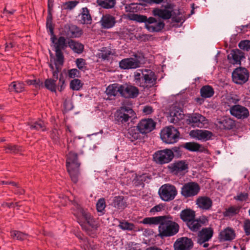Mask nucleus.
<instances>
[{
	"instance_id": "nucleus-28",
	"label": "nucleus",
	"mask_w": 250,
	"mask_h": 250,
	"mask_svg": "<svg viewBox=\"0 0 250 250\" xmlns=\"http://www.w3.org/2000/svg\"><path fill=\"white\" fill-rule=\"evenodd\" d=\"M196 204L202 209L208 210L212 206V201L208 197L202 196L196 200Z\"/></svg>"
},
{
	"instance_id": "nucleus-8",
	"label": "nucleus",
	"mask_w": 250,
	"mask_h": 250,
	"mask_svg": "<svg viewBox=\"0 0 250 250\" xmlns=\"http://www.w3.org/2000/svg\"><path fill=\"white\" fill-rule=\"evenodd\" d=\"M134 115V112L132 109L127 107H122L115 114V121L118 125H122L127 123Z\"/></svg>"
},
{
	"instance_id": "nucleus-22",
	"label": "nucleus",
	"mask_w": 250,
	"mask_h": 250,
	"mask_svg": "<svg viewBox=\"0 0 250 250\" xmlns=\"http://www.w3.org/2000/svg\"><path fill=\"white\" fill-rule=\"evenodd\" d=\"M192 246L191 240L187 237L179 238L174 244L175 250H190Z\"/></svg>"
},
{
	"instance_id": "nucleus-9",
	"label": "nucleus",
	"mask_w": 250,
	"mask_h": 250,
	"mask_svg": "<svg viewBox=\"0 0 250 250\" xmlns=\"http://www.w3.org/2000/svg\"><path fill=\"white\" fill-rule=\"evenodd\" d=\"M174 157L173 152L169 149L156 151L153 154V160L157 164H165L169 163Z\"/></svg>"
},
{
	"instance_id": "nucleus-34",
	"label": "nucleus",
	"mask_w": 250,
	"mask_h": 250,
	"mask_svg": "<svg viewBox=\"0 0 250 250\" xmlns=\"http://www.w3.org/2000/svg\"><path fill=\"white\" fill-rule=\"evenodd\" d=\"M162 219V216L145 218L140 222L141 223L149 225H159Z\"/></svg>"
},
{
	"instance_id": "nucleus-52",
	"label": "nucleus",
	"mask_w": 250,
	"mask_h": 250,
	"mask_svg": "<svg viewBox=\"0 0 250 250\" xmlns=\"http://www.w3.org/2000/svg\"><path fill=\"white\" fill-rule=\"evenodd\" d=\"M127 136L131 142H133L138 139L139 134L135 132L134 128H131L129 130Z\"/></svg>"
},
{
	"instance_id": "nucleus-3",
	"label": "nucleus",
	"mask_w": 250,
	"mask_h": 250,
	"mask_svg": "<svg viewBox=\"0 0 250 250\" xmlns=\"http://www.w3.org/2000/svg\"><path fill=\"white\" fill-rule=\"evenodd\" d=\"M152 13L154 16L164 20H168L171 18L172 20L176 22H180L183 20L179 11L173 10V6L171 4H167L164 6V9L154 8Z\"/></svg>"
},
{
	"instance_id": "nucleus-27",
	"label": "nucleus",
	"mask_w": 250,
	"mask_h": 250,
	"mask_svg": "<svg viewBox=\"0 0 250 250\" xmlns=\"http://www.w3.org/2000/svg\"><path fill=\"white\" fill-rule=\"evenodd\" d=\"M100 23L103 28L109 29L114 26L116 23L115 18L113 16L106 14L102 17Z\"/></svg>"
},
{
	"instance_id": "nucleus-51",
	"label": "nucleus",
	"mask_w": 250,
	"mask_h": 250,
	"mask_svg": "<svg viewBox=\"0 0 250 250\" xmlns=\"http://www.w3.org/2000/svg\"><path fill=\"white\" fill-rule=\"evenodd\" d=\"M113 54L111 50L107 49L106 48H103L101 50V52L99 53L98 55L99 58H101L104 60H108L109 56Z\"/></svg>"
},
{
	"instance_id": "nucleus-33",
	"label": "nucleus",
	"mask_w": 250,
	"mask_h": 250,
	"mask_svg": "<svg viewBox=\"0 0 250 250\" xmlns=\"http://www.w3.org/2000/svg\"><path fill=\"white\" fill-rule=\"evenodd\" d=\"M195 217V212L190 209L182 210L180 213V217L182 220L187 223L193 220Z\"/></svg>"
},
{
	"instance_id": "nucleus-2",
	"label": "nucleus",
	"mask_w": 250,
	"mask_h": 250,
	"mask_svg": "<svg viewBox=\"0 0 250 250\" xmlns=\"http://www.w3.org/2000/svg\"><path fill=\"white\" fill-rule=\"evenodd\" d=\"M160 222L158 227V235L161 237L171 236L178 232L179 225L171 216H162Z\"/></svg>"
},
{
	"instance_id": "nucleus-25",
	"label": "nucleus",
	"mask_w": 250,
	"mask_h": 250,
	"mask_svg": "<svg viewBox=\"0 0 250 250\" xmlns=\"http://www.w3.org/2000/svg\"><path fill=\"white\" fill-rule=\"evenodd\" d=\"M155 126V123L151 119L141 120L138 125V128L142 133H146L151 131Z\"/></svg>"
},
{
	"instance_id": "nucleus-39",
	"label": "nucleus",
	"mask_w": 250,
	"mask_h": 250,
	"mask_svg": "<svg viewBox=\"0 0 250 250\" xmlns=\"http://www.w3.org/2000/svg\"><path fill=\"white\" fill-rule=\"evenodd\" d=\"M98 4L104 8L110 9L116 3L115 0H97Z\"/></svg>"
},
{
	"instance_id": "nucleus-13",
	"label": "nucleus",
	"mask_w": 250,
	"mask_h": 250,
	"mask_svg": "<svg viewBox=\"0 0 250 250\" xmlns=\"http://www.w3.org/2000/svg\"><path fill=\"white\" fill-rule=\"evenodd\" d=\"M65 80L61 75L59 78L58 83L56 84V80L52 79H47L44 82V86L51 92H56L57 88L60 91H62L65 87Z\"/></svg>"
},
{
	"instance_id": "nucleus-57",
	"label": "nucleus",
	"mask_w": 250,
	"mask_h": 250,
	"mask_svg": "<svg viewBox=\"0 0 250 250\" xmlns=\"http://www.w3.org/2000/svg\"><path fill=\"white\" fill-rule=\"evenodd\" d=\"M51 136L55 143H58L59 142L60 139V132L57 129H54L52 130Z\"/></svg>"
},
{
	"instance_id": "nucleus-60",
	"label": "nucleus",
	"mask_w": 250,
	"mask_h": 250,
	"mask_svg": "<svg viewBox=\"0 0 250 250\" xmlns=\"http://www.w3.org/2000/svg\"><path fill=\"white\" fill-rule=\"evenodd\" d=\"M79 76V71L77 69H72L68 72V76L71 78L78 77Z\"/></svg>"
},
{
	"instance_id": "nucleus-43",
	"label": "nucleus",
	"mask_w": 250,
	"mask_h": 250,
	"mask_svg": "<svg viewBox=\"0 0 250 250\" xmlns=\"http://www.w3.org/2000/svg\"><path fill=\"white\" fill-rule=\"evenodd\" d=\"M31 129L44 131L45 125L43 121L40 120L31 124H29Z\"/></svg>"
},
{
	"instance_id": "nucleus-64",
	"label": "nucleus",
	"mask_w": 250,
	"mask_h": 250,
	"mask_svg": "<svg viewBox=\"0 0 250 250\" xmlns=\"http://www.w3.org/2000/svg\"><path fill=\"white\" fill-rule=\"evenodd\" d=\"M163 206L161 205L155 206L150 209V212L151 213H154L156 212L160 211L163 208Z\"/></svg>"
},
{
	"instance_id": "nucleus-4",
	"label": "nucleus",
	"mask_w": 250,
	"mask_h": 250,
	"mask_svg": "<svg viewBox=\"0 0 250 250\" xmlns=\"http://www.w3.org/2000/svg\"><path fill=\"white\" fill-rule=\"evenodd\" d=\"M80 163L78 160L77 154L72 151L67 155L66 159V167L72 181L77 183L79 175Z\"/></svg>"
},
{
	"instance_id": "nucleus-30",
	"label": "nucleus",
	"mask_w": 250,
	"mask_h": 250,
	"mask_svg": "<svg viewBox=\"0 0 250 250\" xmlns=\"http://www.w3.org/2000/svg\"><path fill=\"white\" fill-rule=\"evenodd\" d=\"M80 22L83 24H89L92 21L89 11L87 7L82 9L81 13L79 15Z\"/></svg>"
},
{
	"instance_id": "nucleus-31",
	"label": "nucleus",
	"mask_w": 250,
	"mask_h": 250,
	"mask_svg": "<svg viewBox=\"0 0 250 250\" xmlns=\"http://www.w3.org/2000/svg\"><path fill=\"white\" fill-rule=\"evenodd\" d=\"M121 84L113 83L109 85L106 89V93L109 96H116L121 95Z\"/></svg>"
},
{
	"instance_id": "nucleus-17",
	"label": "nucleus",
	"mask_w": 250,
	"mask_h": 250,
	"mask_svg": "<svg viewBox=\"0 0 250 250\" xmlns=\"http://www.w3.org/2000/svg\"><path fill=\"white\" fill-rule=\"evenodd\" d=\"M139 94L138 89L132 85H121V96L125 98H134Z\"/></svg>"
},
{
	"instance_id": "nucleus-18",
	"label": "nucleus",
	"mask_w": 250,
	"mask_h": 250,
	"mask_svg": "<svg viewBox=\"0 0 250 250\" xmlns=\"http://www.w3.org/2000/svg\"><path fill=\"white\" fill-rule=\"evenodd\" d=\"M184 114L181 108L176 106H171L169 110L168 120L171 123L178 124L184 119Z\"/></svg>"
},
{
	"instance_id": "nucleus-54",
	"label": "nucleus",
	"mask_w": 250,
	"mask_h": 250,
	"mask_svg": "<svg viewBox=\"0 0 250 250\" xmlns=\"http://www.w3.org/2000/svg\"><path fill=\"white\" fill-rule=\"evenodd\" d=\"M96 207L99 212H102L104 209L105 208V202L104 198H101L98 201Z\"/></svg>"
},
{
	"instance_id": "nucleus-19",
	"label": "nucleus",
	"mask_w": 250,
	"mask_h": 250,
	"mask_svg": "<svg viewBox=\"0 0 250 250\" xmlns=\"http://www.w3.org/2000/svg\"><path fill=\"white\" fill-rule=\"evenodd\" d=\"M168 168L174 174L180 175L187 171L188 165L183 161H179L170 164Z\"/></svg>"
},
{
	"instance_id": "nucleus-44",
	"label": "nucleus",
	"mask_w": 250,
	"mask_h": 250,
	"mask_svg": "<svg viewBox=\"0 0 250 250\" xmlns=\"http://www.w3.org/2000/svg\"><path fill=\"white\" fill-rule=\"evenodd\" d=\"M5 150L6 153L17 154L21 151V148L16 145L9 144L5 146Z\"/></svg>"
},
{
	"instance_id": "nucleus-7",
	"label": "nucleus",
	"mask_w": 250,
	"mask_h": 250,
	"mask_svg": "<svg viewBox=\"0 0 250 250\" xmlns=\"http://www.w3.org/2000/svg\"><path fill=\"white\" fill-rule=\"evenodd\" d=\"M160 136L164 142L169 144H174L178 141L179 133L175 127L168 126L161 130Z\"/></svg>"
},
{
	"instance_id": "nucleus-6",
	"label": "nucleus",
	"mask_w": 250,
	"mask_h": 250,
	"mask_svg": "<svg viewBox=\"0 0 250 250\" xmlns=\"http://www.w3.org/2000/svg\"><path fill=\"white\" fill-rule=\"evenodd\" d=\"M46 28L51 35V41L54 44L55 50H60L65 49L67 46L66 40L63 37H60L58 39L54 34L53 27L52 24V18L48 16L46 21Z\"/></svg>"
},
{
	"instance_id": "nucleus-32",
	"label": "nucleus",
	"mask_w": 250,
	"mask_h": 250,
	"mask_svg": "<svg viewBox=\"0 0 250 250\" xmlns=\"http://www.w3.org/2000/svg\"><path fill=\"white\" fill-rule=\"evenodd\" d=\"M184 147L187 150L190 151H200L204 150V147L195 142H188L185 144Z\"/></svg>"
},
{
	"instance_id": "nucleus-20",
	"label": "nucleus",
	"mask_w": 250,
	"mask_h": 250,
	"mask_svg": "<svg viewBox=\"0 0 250 250\" xmlns=\"http://www.w3.org/2000/svg\"><path fill=\"white\" fill-rule=\"evenodd\" d=\"M189 136L196 140L206 141L211 138L212 133L206 130L195 129L190 131Z\"/></svg>"
},
{
	"instance_id": "nucleus-36",
	"label": "nucleus",
	"mask_w": 250,
	"mask_h": 250,
	"mask_svg": "<svg viewBox=\"0 0 250 250\" xmlns=\"http://www.w3.org/2000/svg\"><path fill=\"white\" fill-rule=\"evenodd\" d=\"M68 46L75 52L78 54L81 53L83 50V45L82 43L73 40L68 42Z\"/></svg>"
},
{
	"instance_id": "nucleus-48",
	"label": "nucleus",
	"mask_w": 250,
	"mask_h": 250,
	"mask_svg": "<svg viewBox=\"0 0 250 250\" xmlns=\"http://www.w3.org/2000/svg\"><path fill=\"white\" fill-rule=\"evenodd\" d=\"M240 208L239 207H231L228 208L225 212V215L226 216H232L239 212Z\"/></svg>"
},
{
	"instance_id": "nucleus-55",
	"label": "nucleus",
	"mask_w": 250,
	"mask_h": 250,
	"mask_svg": "<svg viewBox=\"0 0 250 250\" xmlns=\"http://www.w3.org/2000/svg\"><path fill=\"white\" fill-rule=\"evenodd\" d=\"M126 250H141V246L140 244L130 242L127 244Z\"/></svg>"
},
{
	"instance_id": "nucleus-37",
	"label": "nucleus",
	"mask_w": 250,
	"mask_h": 250,
	"mask_svg": "<svg viewBox=\"0 0 250 250\" xmlns=\"http://www.w3.org/2000/svg\"><path fill=\"white\" fill-rule=\"evenodd\" d=\"M24 84L19 82H14L9 86V90L15 92H21L24 90Z\"/></svg>"
},
{
	"instance_id": "nucleus-62",
	"label": "nucleus",
	"mask_w": 250,
	"mask_h": 250,
	"mask_svg": "<svg viewBox=\"0 0 250 250\" xmlns=\"http://www.w3.org/2000/svg\"><path fill=\"white\" fill-rule=\"evenodd\" d=\"M33 85L37 88H42L44 87V84L40 79H34Z\"/></svg>"
},
{
	"instance_id": "nucleus-50",
	"label": "nucleus",
	"mask_w": 250,
	"mask_h": 250,
	"mask_svg": "<svg viewBox=\"0 0 250 250\" xmlns=\"http://www.w3.org/2000/svg\"><path fill=\"white\" fill-rule=\"evenodd\" d=\"M83 84L79 79H74L70 83V88L73 90H79L82 87Z\"/></svg>"
},
{
	"instance_id": "nucleus-23",
	"label": "nucleus",
	"mask_w": 250,
	"mask_h": 250,
	"mask_svg": "<svg viewBox=\"0 0 250 250\" xmlns=\"http://www.w3.org/2000/svg\"><path fill=\"white\" fill-rule=\"evenodd\" d=\"M165 26L163 21H158L154 18L150 17L146 22V28L150 32H159Z\"/></svg>"
},
{
	"instance_id": "nucleus-40",
	"label": "nucleus",
	"mask_w": 250,
	"mask_h": 250,
	"mask_svg": "<svg viewBox=\"0 0 250 250\" xmlns=\"http://www.w3.org/2000/svg\"><path fill=\"white\" fill-rule=\"evenodd\" d=\"M202 222L198 220H191L187 223L188 227L192 231H196L200 229L202 226Z\"/></svg>"
},
{
	"instance_id": "nucleus-16",
	"label": "nucleus",
	"mask_w": 250,
	"mask_h": 250,
	"mask_svg": "<svg viewBox=\"0 0 250 250\" xmlns=\"http://www.w3.org/2000/svg\"><path fill=\"white\" fill-rule=\"evenodd\" d=\"M213 230L211 228H205L202 229L198 233L197 241L201 246L204 248H207L208 244L207 243L212 237Z\"/></svg>"
},
{
	"instance_id": "nucleus-46",
	"label": "nucleus",
	"mask_w": 250,
	"mask_h": 250,
	"mask_svg": "<svg viewBox=\"0 0 250 250\" xmlns=\"http://www.w3.org/2000/svg\"><path fill=\"white\" fill-rule=\"evenodd\" d=\"M11 237L13 239H16L19 240H22L25 239L27 235L21 231L13 230L11 232Z\"/></svg>"
},
{
	"instance_id": "nucleus-45",
	"label": "nucleus",
	"mask_w": 250,
	"mask_h": 250,
	"mask_svg": "<svg viewBox=\"0 0 250 250\" xmlns=\"http://www.w3.org/2000/svg\"><path fill=\"white\" fill-rule=\"evenodd\" d=\"M129 18L130 20L135 21L139 22H145V25L146 22L148 21L146 16L144 15H140L137 14H132L129 15Z\"/></svg>"
},
{
	"instance_id": "nucleus-47",
	"label": "nucleus",
	"mask_w": 250,
	"mask_h": 250,
	"mask_svg": "<svg viewBox=\"0 0 250 250\" xmlns=\"http://www.w3.org/2000/svg\"><path fill=\"white\" fill-rule=\"evenodd\" d=\"M119 226L121 229L124 230H135V227L133 224L126 221L120 222Z\"/></svg>"
},
{
	"instance_id": "nucleus-29",
	"label": "nucleus",
	"mask_w": 250,
	"mask_h": 250,
	"mask_svg": "<svg viewBox=\"0 0 250 250\" xmlns=\"http://www.w3.org/2000/svg\"><path fill=\"white\" fill-rule=\"evenodd\" d=\"M219 236L221 240L229 241L234 239L235 234L232 229L227 228L220 232Z\"/></svg>"
},
{
	"instance_id": "nucleus-12",
	"label": "nucleus",
	"mask_w": 250,
	"mask_h": 250,
	"mask_svg": "<svg viewBox=\"0 0 250 250\" xmlns=\"http://www.w3.org/2000/svg\"><path fill=\"white\" fill-rule=\"evenodd\" d=\"M66 131L69 133L70 137L67 138V149L68 150L79 146H83L84 139L80 136H74V133L68 126H67Z\"/></svg>"
},
{
	"instance_id": "nucleus-24",
	"label": "nucleus",
	"mask_w": 250,
	"mask_h": 250,
	"mask_svg": "<svg viewBox=\"0 0 250 250\" xmlns=\"http://www.w3.org/2000/svg\"><path fill=\"white\" fill-rule=\"evenodd\" d=\"M140 61L135 56L134 58H130L122 60L119 62V66L121 68L134 69L140 66Z\"/></svg>"
},
{
	"instance_id": "nucleus-14",
	"label": "nucleus",
	"mask_w": 250,
	"mask_h": 250,
	"mask_svg": "<svg viewBox=\"0 0 250 250\" xmlns=\"http://www.w3.org/2000/svg\"><path fill=\"white\" fill-rule=\"evenodd\" d=\"M249 74L245 68L239 67L235 69L232 74L233 81L237 84H243L246 83L249 79Z\"/></svg>"
},
{
	"instance_id": "nucleus-53",
	"label": "nucleus",
	"mask_w": 250,
	"mask_h": 250,
	"mask_svg": "<svg viewBox=\"0 0 250 250\" xmlns=\"http://www.w3.org/2000/svg\"><path fill=\"white\" fill-rule=\"evenodd\" d=\"M238 46L241 49L249 51L250 49V41L249 40L242 41L239 43Z\"/></svg>"
},
{
	"instance_id": "nucleus-58",
	"label": "nucleus",
	"mask_w": 250,
	"mask_h": 250,
	"mask_svg": "<svg viewBox=\"0 0 250 250\" xmlns=\"http://www.w3.org/2000/svg\"><path fill=\"white\" fill-rule=\"evenodd\" d=\"M244 229L247 235H250V220H246L245 221L244 226Z\"/></svg>"
},
{
	"instance_id": "nucleus-56",
	"label": "nucleus",
	"mask_w": 250,
	"mask_h": 250,
	"mask_svg": "<svg viewBox=\"0 0 250 250\" xmlns=\"http://www.w3.org/2000/svg\"><path fill=\"white\" fill-rule=\"evenodd\" d=\"M77 66L81 70H84L86 69V62L84 59L80 58L77 59L76 61Z\"/></svg>"
},
{
	"instance_id": "nucleus-26",
	"label": "nucleus",
	"mask_w": 250,
	"mask_h": 250,
	"mask_svg": "<svg viewBox=\"0 0 250 250\" xmlns=\"http://www.w3.org/2000/svg\"><path fill=\"white\" fill-rule=\"evenodd\" d=\"M244 57V54L239 49L231 50L228 56V59L229 62L233 64H240L241 61Z\"/></svg>"
},
{
	"instance_id": "nucleus-42",
	"label": "nucleus",
	"mask_w": 250,
	"mask_h": 250,
	"mask_svg": "<svg viewBox=\"0 0 250 250\" xmlns=\"http://www.w3.org/2000/svg\"><path fill=\"white\" fill-rule=\"evenodd\" d=\"M221 125V127L225 129H230L232 128L234 125V122L232 120L229 118H225L223 119L219 122Z\"/></svg>"
},
{
	"instance_id": "nucleus-59",
	"label": "nucleus",
	"mask_w": 250,
	"mask_h": 250,
	"mask_svg": "<svg viewBox=\"0 0 250 250\" xmlns=\"http://www.w3.org/2000/svg\"><path fill=\"white\" fill-rule=\"evenodd\" d=\"M79 3L78 1H69L65 3L66 8L68 9L74 8Z\"/></svg>"
},
{
	"instance_id": "nucleus-21",
	"label": "nucleus",
	"mask_w": 250,
	"mask_h": 250,
	"mask_svg": "<svg viewBox=\"0 0 250 250\" xmlns=\"http://www.w3.org/2000/svg\"><path fill=\"white\" fill-rule=\"evenodd\" d=\"M231 114L238 119H244L248 117V109L242 105L237 104L232 106L230 108Z\"/></svg>"
},
{
	"instance_id": "nucleus-61",
	"label": "nucleus",
	"mask_w": 250,
	"mask_h": 250,
	"mask_svg": "<svg viewBox=\"0 0 250 250\" xmlns=\"http://www.w3.org/2000/svg\"><path fill=\"white\" fill-rule=\"evenodd\" d=\"M248 197L247 193H241L235 196L234 198L238 201H244L247 200Z\"/></svg>"
},
{
	"instance_id": "nucleus-38",
	"label": "nucleus",
	"mask_w": 250,
	"mask_h": 250,
	"mask_svg": "<svg viewBox=\"0 0 250 250\" xmlns=\"http://www.w3.org/2000/svg\"><path fill=\"white\" fill-rule=\"evenodd\" d=\"M82 32L81 30L75 25H71L69 27L67 32V35L71 38H77L81 36Z\"/></svg>"
},
{
	"instance_id": "nucleus-41",
	"label": "nucleus",
	"mask_w": 250,
	"mask_h": 250,
	"mask_svg": "<svg viewBox=\"0 0 250 250\" xmlns=\"http://www.w3.org/2000/svg\"><path fill=\"white\" fill-rule=\"evenodd\" d=\"M113 205L114 207L119 209H122L125 208V205L123 201L122 196H116L114 197Z\"/></svg>"
},
{
	"instance_id": "nucleus-63",
	"label": "nucleus",
	"mask_w": 250,
	"mask_h": 250,
	"mask_svg": "<svg viewBox=\"0 0 250 250\" xmlns=\"http://www.w3.org/2000/svg\"><path fill=\"white\" fill-rule=\"evenodd\" d=\"M52 70L53 71V79H55L56 81L58 79V73L59 72V66H56V70H54V66L52 64H49Z\"/></svg>"
},
{
	"instance_id": "nucleus-10",
	"label": "nucleus",
	"mask_w": 250,
	"mask_h": 250,
	"mask_svg": "<svg viewBox=\"0 0 250 250\" xmlns=\"http://www.w3.org/2000/svg\"><path fill=\"white\" fill-rule=\"evenodd\" d=\"M177 193L174 186L165 184L162 186L159 189V194L161 199L165 201L173 200Z\"/></svg>"
},
{
	"instance_id": "nucleus-15",
	"label": "nucleus",
	"mask_w": 250,
	"mask_h": 250,
	"mask_svg": "<svg viewBox=\"0 0 250 250\" xmlns=\"http://www.w3.org/2000/svg\"><path fill=\"white\" fill-rule=\"evenodd\" d=\"M199 185L194 182H189L185 184L181 190V194L187 198L196 195L200 191Z\"/></svg>"
},
{
	"instance_id": "nucleus-49",
	"label": "nucleus",
	"mask_w": 250,
	"mask_h": 250,
	"mask_svg": "<svg viewBox=\"0 0 250 250\" xmlns=\"http://www.w3.org/2000/svg\"><path fill=\"white\" fill-rule=\"evenodd\" d=\"M56 59L55 61V66H59V65H62L63 62V56L62 51L60 50H55Z\"/></svg>"
},
{
	"instance_id": "nucleus-1",
	"label": "nucleus",
	"mask_w": 250,
	"mask_h": 250,
	"mask_svg": "<svg viewBox=\"0 0 250 250\" xmlns=\"http://www.w3.org/2000/svg\"><path fill=\"white\" fill-rule=\"evenodd\" d=\"M134 82L140 87H151L156 83L157 77L155 73L149 69H139L134 73Z\"/></svg>"
},
{
	"instance_id": "nucleus-35",
	"label": "nucleus",
	"mask_w": 250,
	"mask_h": 250,
	"mask_svg": "<svg viewBox=\"0 0 250 250\" xmlns=\"http://www.w3.org/2000/svg\"><path fill=\"white\" fill-rule=\"evenodd\" d=\"M214 93L213 88L209 85L204 86L200 89L201 96L204 98H208L212 97Z\"/></svg>"
},
{
	"instance_id": "nucleus-11",
	"label": "nucleus",
	"mask_w": 250,
	"mask_h": 250,
	"mask_svg": "<svg viewBox=\"0 0 250 250\" xmlns=\"http://www.w3.org/2000/svg\"><path fill=\"white\" fill-rule=\"evenodd\" d=\"M187 121L188 124L193 127L202 128L208 125V120L199 113H193L189 115Z\"/></svg>"
},
{
	"instance_id": "nucleus-5",
	"label": "nucleus",
	"mask_w": 250,
	"mask_h": 250,
	"mask_svg": "<svg viewBox=\"0 0 250 250\" xmlns=\"http://www.w3.org/2000/svg\"><path fill=\"white\" fill-rule=\"evenodd\" d=\"M73 213L77 217L78 222L82 226L86 223L93 229L97 228V226L91 215L78 204L75 205V211Z\"/></svg>"
}]
</instances>
